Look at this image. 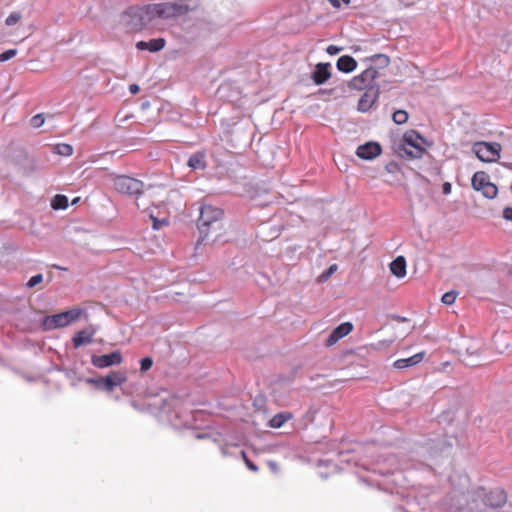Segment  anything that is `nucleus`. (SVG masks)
Segmentation results:
<instances>
[{
	"mask_svg": "<svg viewBox=\"0 0 512 512\" xmlns=\"http://www.w3.org/2000/svg\"><path fill=\"white\" fill-rule=\"evenodd\" d=\"M504 490L496 488L486 492L478 487L466 493L454 492L451 496L450 508L461 512H479L484 507L498 508L506 503Z\"/></svg>",
	"mask_w": 512,
	"mask_h": 512,
	"instance_id": "nucleus-1",
	"label": "nucleus"
},
{
	"mask_svg": "<svg viewBox=\"0 0 512 512\" xmlns=\"http://www.w3.org/2000/svg\"><path fill=\"white\" fill-rule=\"evenodd\" d=\"M155 4L143 7H130L120 17V25L126 32L141 30L154 18L158 17L157 9H152Z\"/></svg>",
	"mask_w": 512,
	"mask_h": 512,
	"instance_id": "nucleus-2",
	"label": "nucleus"
},
{
	"mask_svg": "<svg viewBox=\"0 0 512 512\" xmlns=\"http://www.w3.org/2000/svg\"><path fill=\"white\" fill-rule=\"evenodd\" d=\"M223 212L221 209L213 207L211 205H203L200 208V216L198 219V230L201 235V241L208 240L212 237V243L218 240V234H214L222 229V218Z\"/></svg>",
	"mask_w": 512,
	"mask_h": 512,
	"instance_id": "nucleus-3",
	"label": "nucleus"
},
{
	"mask_svg": "<svg viewBox=\"0 0 512 512\" xmlns=\"http://www.w3.org/2000/svg\"><path fill=\"white\" fill-rule=\"evenodd\" d=\"M200 5L199 0H176L155 4L152 9H157L156 14L159 18L180 17L196 10Z\"/></svg>",
	"mask_w": 512,
	"mask_h": 512,
	"instance_id": "nucleus-4",
	"label": "nucleus"
},
{
	"mask_svg": "<svg viewBox=\"0 0 512 512\" xmlns=\"http://www.w3.org/2000/svg\"><path fill=\"white\" fill-rule=\"evenodd\" d=\"M81 314L82 310L80 308H73L71 310L52 316H46L43 320V327L45 330H53L56 328L66 327L79 319Z\"/></svg>",
	"mask_w": 512,
	"mask_h": 512,
	"instance_id": "nucleus-5",
	"label": "nucleus"
},
{
	"mask_svg": "<svg viewBox=\"0 0 512 512\" xmlns=\"http://www.w3.org/2000/svg\"><path fill=\"white\" fill-rule=\"evenodd\" d=\"M114 188L122 194L139 196L143 193L145 185L138 179L121 175L114 178Z\"/></svg>",
	"mask_w": 512,
	"mask_h": 512,
	"instance_id": "nucleus-6",
	"label": "nucleus"
},
{
	"mask_svg": "<svg viewBox=\"0 0 512 512\" xmlns=\"http://www.w3.org/2000/svg\"><path fill=\"white\" fill-rule=\"evenodd\" d=\"M472 151L483 162H495L500 157L501 145L496 142L480 141L473 144Z\"/></svg>",
	"mask_w": 512,
	"mask_h": 512,
	"instance_id": "nucleus-7",
	"label": "nucleus"
},
{
	"mask_svg": "<svg viewBox=\"0 0 512 512\" xmlns=\"http://www.w3.org/2000/svg\"><path fill=\"white\" fill-rule=\"evenodd\" d=\"M377 76L378 71L374 67H368L360 75L351 79L349 87L355 90L375 89L374 81Z\"/></svg>",
	"mask_w": 512,
	"mask_h": 512,
	"instance_id": "nucleus-8",
	"label": "nucleus"
},
{
	"mask_svg": "<svg viewBox=\"0 0 512 512\" xmlns=\"http://www.w3.org/2000/svg\"><path fill=\"white\" fill-rule=\"evenodd\" d=\"M122 362V355L120 351H114L105 355H93L91 363L97 368H107L112 365L120 364Z\"/></svg>",
	"mask_w": 512,
	"mask_h": 512,
	"instance_id": "nucleus-9",
	"label": "nucleus"
},
{
	"mask_svg": "<svg viewBox=\"0 0 512 512\" xmlns=\"http://www.w3.org/2000/svg\"><path fill=\"white\" fill-rule=\"evenodd\" d=\"M381 153V146L377 142H368L360 145L356 150V155L364 160H372Z\"/></svg>",
	"mask_w": 512,
	"mask_h": 512,
	"instance_id": "nucleus-10",
	"label": "nucleus"
},
{
	"mask_svg": "<svg viewBox=\"0 0 512 512\" xmlns=\"http://www.w3.org/2000/svg\"><path fill=\"white\" fill-rule=\"evenodd\" d=\"M96 332L97 327L94 325H90L85 329L77 332L72 339L74 347L79 348L80 346L90 344Z\"/></svg>",
	"mask_w": 512,
	"mask_h": 512,
	"instance_id": "nucleus-11",
	"label": "nucleus"
},
{
	"mask_svg": "<svg viewBox=\"0 0 512 512\" xmlns=\"http://www.w3.org/2000/svg\"><path fill=\"white\" fill-rule=\"evenodd\" d=\"M353 329V325L350 322H344L337 326L326 339V345L332 346L336 344L340 339L348 335Z\"/></svg>",
	"mask_w": 512,
	"mask_h": 512,
	"instance_id": "nucleus-12",
	"label": "nucleus"
},
{
	"mask_svg": "<svg viewBox=\"0 0 512 512\" xmlns=\"http://www.w3.org/2000/svg\"><path fill=\"white\" fill-rule=\"evenodd\" d=\"M104 390L111 392L117 386H120L127 380L125 373L120 371H112L106 377H104Z\"/></svg>",
	"mask_w": 512,
	"mask_h": 512,
	"instance_id": "nucleus-13",
	"label": "nucleus"
},
{
	"mask_svg": "<svg viewBox=\"0 0 512 512\" xmlns=\"http://www.w3.org/2000/svg\"><path fill=\"white\" fill-rule=\"evenodd\" d=\"M330 67L331 65L329 63H318L315 66V69L311 74V78L315 84L321 85L330 78Z\"/></svg>",
	"mask_w": 512,
	"mask_h": 512,
	"instance_id": "nucleus-14",
	"label": "nucleus"
},
{
	"mask_svg": "<svg viewBox=\"0 0 512 512\" xmlns=\"http://www.w3.org/2000/svg\"><path fill=\"white\" fill-rule=\"evenodd\" d=\"M378 96V88L366 90L358 102V109L361 112L368 111Z\"/></svg>",
	"mask_w": 512,
	"mask_h": 512,
	"instance_id": "nucleus-15",
	"label": "nucleus"
},
{
	"mask_svg": "<svg viewBox=\"0 0 512 512\" xmlns=\"http://www.w3.org/2000/svg\"><path fill=\"white\" fill-rule=\"evenodd\" d=\"M165 47L163 38L151 39L149 41H139L136 43L138 50H148L150 52H158Z\"/></svg>",
	"mask_w": 512,
	"mask_h": 512,
	"instance_id": "nucleus-16",
	"label": "nucleus"
},
{
	"mask_svg": "<svg viewBox=\"0 0 512 512\" xmlns=\"http://www.w3.org/2000/svg\"><path fill=\"white\" fill-rule=\"evenodd\" d=\"M424 358V352L416 353L413 356L408 358L398 359L394 362V367L397 369H404L408 367H412L418 363H420Z\"/></svg>",
	"mask_w": 512,
	"mask_h": 512,
	"instance_id": "nucleus-17",
	"label": "nucleus"
},
{
	"mask_svg": "<svg viewBox=\"0 0 512 512\" xmlns=\"http://www.w3.org/2000/svg\"><path fill=\"white\" fill-rule=\"evenodd\" d=\"M404 146L410 148H423L424 139L415 131L406 132L403 136Z\"/></svg>",
	"mask_w": 512,
	"mask_h": 512,
	"instance_id": "nucleus-18",
	"label": "nucleus"
},
{
	"mask_svg": "<svg viewBox=\"0 0 512 512\" xmlns=\"http://www.w3.org/2000/svg\"><path fill=\"white\" fill-rule=\"evenodd\" d=\"M336 66L339 71L349 73L356 69L357 62L351 56L344 55L338 58Z\"/></svg>",
	"mask_w": 512,
	"mask_h": 512,
	"instance_id": "nucleus-19",
	"label": "nucleus"
},
{
	"mask_svg": "<svg viewBox=\"0 0 512 512\" xmlns=\"http://www.w3.org/2000/svg\"><path fill=\"white\" fill-rule=\"evenodd\" d=\"M391 273L398 277L402 278L406 275V260L403 256H398L395 260H393L390 264Z\"/></svg>",
	"mask_w": 512,
	"mask_h": 512,
	"instance_id": "nucleus-20",
	"label": "nucleus"
},
{
	"mask_svg": "<svg viewBox=\"0 0 512 512\" xmlns=\"http://www.w3.org/2000/svg\"><path fill=\"white\" fill-rule=\"evenodd\" d=\"M489 182V176L483 171L476 172L472 177V187L476 191L481 192Z\"/></svg>",
	"mask_w": 512,
	"mask_h": 512,
	"instance_id": "nucleus-21",
	"label": "nucleus"
},
{
	"mask_svg": "<svg viewBox=\"0 0 512 512\" xmlns=\"http://www.w3.org/2000/svg\"><path fill=\"white\" fill-rule=\"evenodd\" d=\"M188 166L194 170L204 169L206 166L205 155L200 152L191 155L188 160Z\"/></svg>",
	"mask_w": 512,
	"mask_h": 512,
	"instance_id": "nucleus-22",
	"label": "nucleus"
},
{
	"mask_svg": "<svg viewBox=\"0 0 512 512\" xmlns=\"http://www.w3.org/2000/svg\"><path fill=\"white\" fill-rule=\"evenodd\" d=\"M292 418V414L290 412H281L276 415H274L270 421L269 426L271 428H280L283 426L285 422L290 420Z\"/></svg>",
	"mask_w": 512,
	"mask_h": 512,
	"instance_id": "nucleus-23",
	"label": "nucleus"
},
{
	"mask_svg": "<svg viewBox=\"0 0 512 512\" xmlns=\"http://www.w3.org/2000/svg\"><path fill=\"white\" fill-rule=\"evenodd\" d=\"M479 350L467 348L466 352L462 355V361L468 366H476L478 361Z\"/></svg>",
	"mask_w": 512,
	"mask_h": 512,
	"instance_id": "nucleus-24",
	"label": "nucleus"
},
{
	"mask_svg": "<svg viewBox=\"0 0 512 512\" xmlns=\"http://www.w3.org/2000/svg\"><path fill=\"white\" fill-rule=\"evenodd\" d=\"M424 153V148H410L408 146H404L401 149L402 156H407L410 159H418L421 158Z\"/></svg>",
	"mask_w": 512,
	"mask_h": 512,
	"instance_id": "nucleus-25",
	"label": "nucleus"
},
{
	"mask_svg": "<svg viewBox=\"0 0 512 512\" xmlns=\"http://www.w3.org/2000/svg\"><path fill=\"white\" fill-rule=\"evenodd\" d=\"M51 206L55 210L66 209L68 207V198L65 195H56L51 201Z\"/></svg>",
	"mask_w": 512,
	"mask_h": 512,
	"instance_id": "nucleus-26",
	"label": "nucleus"
},
{
	"mask_svg": "<svg viewBox=\"0 0 512 512\" xmlns=\"http://www.w3.org/2000/svg\"><path fill=\"white\" fill-rule=\"evenodd\" d=\"M54 152L61 156H71L73 153V147L70 144L61 143L55 146Z\"/></svg>",
	"mask_w": 512,
	"mask_h": 512,
	"instance_id": "nucleus-27",
	"label": "nucleus"
},
{
	"mask_svg": "<svg viewBox=\"0 0 512 512\" xmlns=\"http://www.w3.org/2000/svg\"><path fill=\"white\" fill-rule=\"evenodd\" d=\"M497 192H498L497 186L492 182H489L488 184H486V187H484V189L481 191L482 195L488 199L495 198L497 195Z\"/></svg>",
	"mask_w": 512,
	"mask_h": 512,
	"instance_id": "nucleus-28",
	"label": "nucleus"
},
{
	"mask_svg": "<svg viewBox=\"0 0 512 512\" xmlns=\"http://www.w3.org/2000/svg\"><path fill=\"white\" fill-rule=\"evenodd\" d=\"M370 60L376 63L379 68L387 67L390 63L389 57L384 54H376L372 56Z\"/></svg>",
	"mask_w": 512,
	"mask_h": 512,
	"instance_id": "nucleus-29",
	"label": "nucleus"
},
{
	"mask_svg": "<svg viewBox=\"0 0 512 512\" xmlns=\"http://www.w3.org/2000/svg\"><path fill=\"white\" fill-rule=\"evenodd\" d=\"M393 121L394 123L401 125L407 122L408 113L405 110H397L393 113Z\"/></svg>",
	"mask_w": 512,
	"mask_h": 512,
	"instance_id": "nucleus-30",
	"label": "nucleus"
},
{
	"mask_svg": "<svg viewBox=\"0 0 512 512\" xmlns=\"http://www.w3.org/2000/svg\"><path fill=\"white\" fill-rule=\"evenodd\" d=\"M22 19V13L20 11H13L5 20L7 26L16 25Z\"/></svg>",
	"mask_w": 512,
	"mask_h": 512,
	"instance_id": "nucleus-31",
	"label": "nucleus"
},
{
	"mask_svg": "<svg viewBox=\"0 0 512 512\" xmlns=\"http://www.w3.org/2000/svg\"><path fill=\"white\" fill-rule=\"evenodd\" d=\"M457 297V293L454 291H449L443 294L441 301L446 305H451L455 302Z\"/></svg>",
	"mask_w": 512,
	"mask_h": 512,
	"instance_id": "nucleus-32",
	"label": "nucleus"
},
{
	"mask_svg": "<svg viewBox=\"0 0 512 512\" xmlns=\"http://www.w3.org/2000/svg\"><path fill=\"white\" fill-rule=\"evenodd\" d=\"M148 215L153 221V229H155V230H158L161 225L167 224V220L165 218H163L162 220H159L158 218H156L154 216L153 211L150 209L148 210Z\"/></svg>",
	"mask_w": 512,
	"mask_h": 512,
	"instance_id": "nucleus-33",
	"label": "nucleus"
},
{
	"mask_svg": "<svg viewBox=\"0 0 512 512\" xmlns=\"http://www.w3.org/2000/svg\"><path fill=\"white\" fill-rule=\"evenodd\" d=\"M17 49H9L0 54V62H5L17 55Z\"/></svg>",
	"mask_w": 512,
	"mask_h": 512,
	"instance_id": "nucleus-34",
	"label": "nucleus"
},
{
	"mask_svg": "<svg viewBox=\"0 0 512 512\" xmlns=\"http://www.w3.org/2000/svg\"><path fill=\"white\" fill-rule=\"evenodd\" d=\"M337 268L338 267L336 264H332L325 272H323L320 275V280L326 281L331 275H333L336 272Z\"/></svg>",
	"mask_w": 512,
	"mask_h": 512,
	"instance_id": "nucleus-35",
	"label": "nucleus"
},
{
	"mask_svg": "<svg viewBox=\"0 0 512 512\" xmlns=\"http://www.w3.org/2000/svg\"><path fill=\"white\" fill-rule=\"evenodd\" d=\"M140 364H141V368H140L141 371L146 372L152 367L153 360L151 357H145V358L141 359Z\"/></svg>",
	"mask_w": 512,
	"mask_h": 512,
	"instance_id": "nucleus-36",
	"label": "nucleus"
},
{
	"mask_svg": "<svg viewBox=\"0 0 512 512\" xmlns=\"http://www.w3.org/2000/svg\"><path fill=\"white\" fill-rule=\"evenodd\" d=\"M44 121L45 120H44L43 114H37V115L32 117L31 125L34 128H39V127H41L44 124Z\"/></svg>",
	"mask_w": 512,
	"mask_h": 512,
	"instance_id": "nucleus-37",
	"label": "nucleus"
},
{
	"mask_svg": "<svg viewBox=\"0 0 512 512\" xmlns=\"http://www.w3.org/2000/svg\"><path fill=\"white\" fill-rule=\"evenodd\" d=\"M42 281H43V275L37 274V275L32 276L29 279V281L27 282V286L32 288V287L38 285L39 283H41Z\"/></svg>",
	"mask_w": 512,
	"mask_h": 512,
	"instance_id": "nucleus-38",
	"label": "nucleus"
},
{
	"mask_svg": "<svg viewBox=\"0 0 512 512\" xmlns=\"http://www.w3.org/2000/svg\"><path fill=\"white\" fill-rule=\"evenodd\" d=\"M86 382L89 383V384H93L97 388L104 389V382H105V380H104L103 377H100V378H88V379H86Z\"/></svg>",
	"mask_w": 512,
	"mask_h": 512,
	"instance_id": "nucleus-39",
	"label": "nucleus"
},
{
	"mask_svg": "<svg viewBox=\"0 0 512 512\" xmlns=\"http://www.w3.org/2000/svg\"><path fill=\"white\" fill-rule=\"evenodd\" d=\"M241 454H242V456H243V459H244V461H245L246 466H247L250 470H252V471L256 472V471L258 470V467H257L253 462H251V461L246 457V455H245V452H244V451H241Z\"/></svg>",
	"mask_w": 512,
	"mask_h": 512,
	"instance_id": "nucleus-40",
	"label": "nucleus"
},
{
	"mask_svg": "<svg viewBox=\"0 0 512 512\" xmlns=\"http://www.w3.org/2000/svg\"><path fill=\"white\" fill-rule=\"evenodd\" d=\"M326 51L329 55H336L342 51V48L335 45H329Z\"/></svg>",
	"mask_w": 512,
	"mask_h": 512,
	"instance_id": "nucleus-41",
	"label": "nucleus"
},
{
	"mask_svg": "<svg viewBox=\"0 0 512 512\" xmlns=\"http://www.w3.org/2000/svg\"><path fill=\"white\" fill-rule=\"evenodd\" d=\"M503 217L505 220L512 222V208H509V207L505 208L503 211Z\"/></svg>",
	"mask_w": 512,
	"mask_h": 512,
	"instance_id": "nucleus-42",
	"label": "nucleus"
},
{
	"mask_svg": "<svg viewBox=\"0 0 512 512\" xmlns=\"http://www.w3.org/2000/svg\"><path fill=\"white\" fill-rule=\"evenodd\" d=\"M443 193L448 195L451 193V184L449 182H445L442 186Z\"/></svg>",
	"mask_w": 512,
	"mask_h": 512,
	"instance_id": "nucleus-43",
	"label": "nucleus"
},
{
	"mask_svg": "<svg viewBox=\"0 0 512 512\" xmlns=\"http://www.w3.org/2000/svg\"><path fill=\"white\" fill-rule=\"evenodd\" d=\"M268 466H269V468L271 469L272 472L278 473L279 467H278L277 463H275L273 461H270V462H268Z\"/></svg>",
	"mask_w": 512,
	"mask_h": 512,
	"instance_id": "nucleus-44",
	"label": "nucleus"
},
{
	"mask_svg": "<svg viewBox=\"0 0 512 512\" xmlns=\"http://www.w3.org/2000/svg\"><path fill=\"white\" fill-rule=\"evenodd\" d=\"M140 90L139 86L137 84H131L129 86V91L132 93V94H136L138 93Z\"/></svg>",
	"mask_w": 512,
	"mask_h": 512,
	"instance_id": "nucleus-45",
	"label": "nucleus"
},
{
	"mask_svg": "<svg viewBox=\"0 0 512 512\" xmlns=\"http://www.w3.org/2000/svg\"><path fill=\"white\" fill-rule=\"evenodd\" d=\"M395 319H397L398 321H401V322H405L407 320L405 317H401V316H396Z\"/></svg>",
	"mask_w": 512,
	"mask_h": 512,
	"instance_id": "nucleus-46",
	"label": "nucleus"
},
{
	"mask_svg": "<svg viewBox=\"0 0 512 512\" xmlns=\"http://www.w3.org/2000/svg\"><path fill=\"white\" fill-rule=\"evenodd\" d=\"M449 446H450V445H448V446H444V445H443V446L441 447V452H445V451L448 449V447H449Z\"/></svg>",
	"mask_w": 512,
	"mask_h": 512,
	"instance_id": "nucleus-47",
	"label": "nucleus"
},
{
	"mask_svg": "<svg viewBox=\"0 0 512 512\" xmlns=\"http://www.w3.org/2000/svg\"><path fill=\"white\" fill-rule=\"evenodd\" d=\"M79 201V197L75 198L73 201H72V204H76L77 202Z\"/></svg>",
	"mask_w": 512,
	"mask_h": 512,
	"instance_id": "nucleus-48",
	"label": "nucleus"
}]
</instances>
